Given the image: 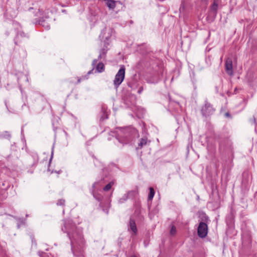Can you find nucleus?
I'll use <instances>...</instances> for the list:
<instances>
[{
  "label": "nucleus",
  "mask_w": 257,
  "mask_h": 257,
  "mask_svg": "<svg viewBox=\"0 0 257 257\" xmlns=\"http://www.w3.org/2000/svg\"><path fill=\"white\" fill-rule=\"evenodd\" d=\"M65 12H66V10H62V13H65Z\"/></svg>",
  "instance_id": "nucleus-30"
},
{
  "label": "nucleus",
  "mask_w": 257,
  "mask_h": 257,
  "mask_svg": "<svg viewBox=\"0 0 257 257\" xmlns=\"http://www.w3.org/2000/svg\"><path fill=\"white\" fill-rule=\"evenodd\" d=\"M225 68L226 73L231 76L233 75L232 61L231 59L227 58L225 61Z\"/></svg>",
  "instance_id": "nucleus-9"
},
{
  "label": "nucleus",
  "mask_w": 257,
  "mask_h": 257,
  "mask_svg": "<svg viewBox=\"0 0 257 257\" xmlns=\"http://www.w3.org/2000/svg\"><path fill=\"white\" fill-rule=\"evenodd\" d=\"M254 123H256V120H255V118H254Z\"/></svg>",
  "instance_id": "nucleus-33"
},
{
  "label": "nucleus",
  "mask_w": 257,
  "mask_h": 257,
  "mask_svg": "<svg viewBox=\"0 0 257 257\" xmlns=\"http://www.w3.org/2000/svg\"><path fill=\"white\" fill-rule=\"evenodd\" d=\"M114 182L113 181L110 182L108 184H107L104 188L103 190L105 191H108L110 189L112 186L113 185Z\"/></svg>",
  "instance_id": "nucleus-21"
},
{
  "label": "nucleus",
  "mask_w": 257,
  "mask_h": 257,
  "mask_svg": "<svg viewBox=\"0 0 257 257\" xmlns=\"http://www.w3.org/2000/svg\"><path fill=\"white\" fill-rule=\"evenodd\" d=\"M143 91V87H140L138 91V93L139 94H141L142 91Z\"/></svg>",
  "instance_id": "nucleus-26"
},
{
  "label": "nucleus",
  "mask_w": 257,
  "mask_h": 257,
  "mask_svg": "<svg viewBox=\"0 0 257 257\" xmlns=\"http://www.w3.org/2000/svg\"><path fill=\"white\" fill-rule=\"evenodd\" d=\"M236 91H237V88H235V89H234V92H235V93H236Z\"/></svg>",
  "instance_id": "nucleus-31"
},
{
  "label": "nucleus",
  "mask_w": 257,
  "mask_h": 257,
  "mask_svg": "<svg viewBox=\"0 0 257 257\" xmlns=\"http://www.w3.org/2000/svg\"><path fill=\"white\" fill-rule=\"evenodd\" d=\"M39 24L40 25H42L43 27H44L46 29H49L50 28V26L47 23H45L44 21L41 19L39 21Z\"/></svg>",
  "instance_id": "nucleus-22"
},
{
  "label": "nucleus",
  "mask_w": 257,
  "mask_h": 257,
  "mask_svg": "<svg viewBox=\"0 0 257 257\" xmlns=\"http://www.w3.org/2000/svg\"><path fill=\"white\" fill-rule=\"evenodd\" d=\"M28 34L24 33L23 31H20L18 32L16 37L15 39V43L18 45L25 39H28Z\"/></svg>",
  "instance_id": "nucleus-8"
},
{
  "label": "nucleus",
  "mask_w": 257,
  "mask_h": 257,
  "mask_svg": "<svg viewBox=\"0 0 257 257\" xmlns=\"http://www.w3.org/2000/svg\"><path fill=\"white\" fill-rule=\"evenodd\" d=\"M128 229L132 231L134 234H136L137 232V228L136 223L135 221L132 219H130Z\"/></svg>",
  "instance_id": "nucleus-13"
},
{
  "label": "nucleus",
  "mask_w": 257,
  "mask_h": 257,
  "mask_svg": "<svg viewBox=\"0 0 257 257\" xmlns=\"http://www.w3.org/2000/svg\"><path fill=\"white\" fill-rule=\"evenodd\" d=\"M61 230L67 235L70 240L71 250L74 256H83L85 242L81 229L76 228L71 220H64V225Z\"/></svg>",
  "instance_id": "nucleus-1"
},
{
  "label": "nucleus",
  "mask_w": 257,
  "mask_h": 257,
  "mask_svg": "<svg viewBox=\"0 0 257 257\" xmlns=\"http://www.w3.org/2000/svg\"><path fill=\"white\" fill-rule=\"evenodd\" d=\"M5 135L4 136V138H10L11 137V135L10 134V133L8 132H5Z\"/></svg>",
  "instance_id": "nucleus-25"
},
{
  "label": "nucleus",
  "mask_w": 257,
  "mask_h": 257,
  "mask_svg": "<svg viewBox=\"0 0 257 257\" xmlns=\"http://www.w3.org/2000/svg\"><path fill=\"white\" fill-rule=\"evenodd\" d=\"M125 76V67L123 65L121 66L117 73L115 76L113 80V84L116 88L123 81Z\"/></svg>",
  "instance_id": "nucleus-5"
},
{
  "label": "nucleus",
  "mask_w": 257,
  "mask_h": 257,
  "mask_svg": "<svg viewBox=\"0 0 257 257\" xmlns=\"http://www.w3.org/2000/svg\"><path fill=\"white\" fill-rule=\"evenodd\" d=\"M92 71V70L88 71V72L87 73V75H85L84 76H82L80 78H78V80H77V83H80L81 82V81L82 80L87 79L88 78V75L90 74V73H91Z\"/></svg>",
  "instance_id": "nucleus-20"
},
{
  "label": "nucleus",
  "mask_w": 257,
  "mask_h": 257,
  "mask_svg": "<svg viewBox=\"0 0 257 257\" xmlns=\"http://www.w3.org/2000/svg\"><path fill=\"white\" fill-rule=\"evenodd\" d=\"M26 80H27V81H28V77H27V76H26Z\"/></svg>",
  "instance_id": "nucleus-32"
},
{
  "label": "nucleus",
  "mask_w": 257,
  "mask_h": 257,
  "mask_svg": "<svg viewBox=\"0 0 257 257\" xmlns=\"http://www.w3.org/2000/svg\"><path fill=\"white\" fill-rule=\"evenodd\" d=\"M218 9V4H216L215 2H214L213 5L211 6V11L213 13V14L216 15L217 14Z\"/></svg>",
  "instance_id": "nucleus-19"
},
{
  "label": "nucleus",
  "mask_w": 257,
  "mask_h": 257,
  "mask_svg": "<svg viewBox=\"0 0 257 257\" xmlns=\"http://www.w3.org/2000/svg\"><path fill=\"white\" fill-rule=\"evenodd\" d=\"M96 69L99 73L102 72L104 70V64L101 62L98 63L96 66Z\"/></svg>",
  "instance_id": "nucleus-16"
},
{
  "label": "nucleus",
  "mask_w": 257,
  "mask_h": 257,
  "mask_svg": "<svg viewBox=\"0 0 257 257\" xmlns=\"http://www.w3.org/2000/svg\"><path fill=\"white\" fill-rule=\"evenodd\" d=\"M135 194V192L133 191L128 192L127 193L124 194L123 196L119 199V203H123L125 201H126L128 198L133 197L134 196Z\"/></svg>",
  "instance_id": "nucleus-12"
},
{
  "label": "nucleus",
  "mask_w": 257,
  "mask_h": 257,
  "mask_svg": "<svg viewBox=\"0 0 257 257\" xmlns=\"http://www.w3.org/2000/svg\"><path fill=\"white\" fill-rule=\"evenodd\" d=\"M176 233V228L175 226L173 225L171 227V230H170V234L171 235H174Z\"/></svg>",
  "instance_id": "nucleus-23"
},
{
  "label": "nucleus",
  "mask_w": 257,
  "mask_h": 257,
  "mask_svg": "<svg viewBox=\"0 0 257 257\" xmlns=\"http://www.w3.org/2000/svg\"><path fill=\"white\" fill-rule=\"evenodd\" d=\"M112 30L110 28H104L101 31L99 35V38L101 41L103 43L104 47L100 51V54L98 56V59H100L106 53L108 48L107 46H109L111 42V37L112 36Z\"/></svg>",
  "instance_id": "nucleus-3"
},
{
  "label": "nucleus",
  "mask_w": 257,
  "mask_h": 257,
  "mask_svg": "<svg viewBox=\"0 0 257 257\" xmlns=\"http://www.w3.org/2000/svg\"><path fill=\"white\" fill-rule=\"evenodd\" d=\"M150 143V141L148 140L147 137L145 136L140 140L138 147H136V149H141L144 147L149 145Z\"/></svg>",
  "instance_id": "nucleus-11"
},
{
  "label": "nucleus",
  "mask_w": 257,
  "mask_h": 257,
  "mask_svg": "<svg viewBox=\"0 0 257 257\" xmlns=\"http://www.w3.org/2000/svg\"><path fill=\"white\" fill-rule=\"evenodd\" d=\"M53 155V151H52V153H51V157L50 158V162H51V161L52 159Z\"/></svg>",
  "instance_id": "nucleus-28"
},
{
  "label": "nucleus",
  "mask_w": 257,
  "mask_h": 257,
  "mask_svg": "<svg viewBox=\"0 0 257 257\" xmlns=\"http://www.w3.org/2000/svg\"><path fill=\"white\" fill-rule=\"evenodd\" d=\"M108 114L104 107L102 106L101 111V115L100 117V120L103 121L104 120L107 119Z\"/></svg>",
  "instance_id": "nucleus-15"
},
{
  "label": "nucleus",
  "mask_w": 257,
  "mask_h": 257,
  "mask_svg": "<svg viewBox=\"0 0 257 257\" xmlns=\"http://www.w3.org/2000/svg\"><path fill=\"white\" fill-rule=\"evenodd\" d=\"M198 236L201 238H204L208 233V226L203 222H200L197 229Z\"/></svg>",
  "instance_id": "nucleus-7"
},
{
  "label": "nucleus",
  "mask_w": 257,
  "mask_h": 257,
  "mask_svg": "<svg viewBox=\"0 0 257 257\" xmlns=\"http://www.w3.org/2000/svg\"><path fill=\"white\" fill-rule=\"evenodd\" d=\"M97 59H94L93 60V62H92V65L94 67V65L96 64L97 62Z\"/></svg>",
  "instance_id": "nucleus-27"
},
{
  "label": "nucleus",
  "mask_w": 257,
  "mask_h": 257,
  "mask_svg": "<svg viewBox=\"0 0 257 257\" xmlns=\"http://www.w3.org/2000/svg\"><path fill=\"white\" fill-rule=\"evenodd\" d=\"M59 5L62 7H65L68 6L70 4V0H59Z\"/></svg>",
  "instance_id": "nucleus-17"
},
{
  "label": "nucleus",
  "mask_w": 257,
  "mask_h": 257,
  "mask_svg": "<svg viewBox=\"0 0 257 257\" xmlns=\"http://www.w3.org/2000/svg\"><path fill=\"white\" fill-rule=\"evenodd\" d=\"M116 139L121 144H127L132 140L133 135L137 133L134 128L125 127L117 128Z\"/></svg>",
  "instance_id": "nucleus-2"
},
{
  "label": "nucleus",
  "mask_w": 257,
  "mask_h": 257,
  "mask_svg": "<svg viewBox=\"0 0 257 257\" xmlns=\"http://www.w3.org/2000/svg\"><path fill=\"white\" fill-rule=\"evenodd\" d=\"M225 115L227 117H228V116H229L230 114L228 112H226V113H225Z\"/></svg>",
  "instance_id": "nucleus-29"
},
{
  "label": "nucleus",
  "mask_w": 257,
  "mask_h": 257,
  "mask_svg": "<svg viewBox=\"0 0 257 257\" xmlns=\"http://www.w3.org/2000/svg\"><path fill=\"white\" fill-rule=\"evenodd\" d=\"M65 201L64 199H59L57 202V205L60 206H63L65 204Z\"/></svg>",
  "instance_id": "nucleus-24"
},
{
  "label": "nucleus",
  "mask_w": 257,
  "mask_h": 257,
  "mask_svg": "<svg viewBox=\"0 0 257 257\" xmlns=\"http://www.w3.org/2000/svg\"><path fill=\"white\" fill-rule=\"evenodd\" d=\"M124 102L127 107H132L136 104V97L133 95H129L124 99Z\"/></svg>",
  "instance_id": "nucleus-10"
},
{
  "label": "nucleus",
  "mask_w": 257,
  "mask_h": 257,
  "mask_svg": "<svg viewBox=\"0 0 257 257\" xmlns=\"http://www.w3.org/2000/svg\"><path fill=\"white\" fill-rule=\"evenodd\" d=\"M150 193L148 195V200H152L154 196L155 195V191L154 189L152 187H150Z\"/></svg>",
  "instance_id": "nucleus-18"
},
{
  "label": "nucleus",
  "mask_w": 257,
  "mask_h": 257,
  "mask_svg": "<svg viewBox=\"0 0 257 257\" xmlns=\"http://www.w3.org/2000/svg\"><path fill=\"white\" fill-rule=\"evenodd\" d=\"M215 111V109L212 105L207 101H205L204 105L202 107L201 113L202 115L207 117L212 115Z\"/></svg>",
  "instance_id": "nucleus-6"
},
{
  "label": "nucleus",
  "mask_w": 257,
  "mask_h": 257,
  "mask_svg": "<svg viewBox=\"0 0 257 257\" xmlns=\"http://www.w3.org/2000/svg\"><path fill=\"white\" fill-rule=\"evenodd\" d=\"M131 257H137V256H135V255H133V256H132Z\"/></svg>",
  "instance_id": "nucleus-34"
},
{
  "label": "nucleus",
  "mask_w": 257,
  "mask_h": 257,
  "mask_svg": "<svg viewBox=\"0 0 257 257\" xmlns=\"http://www.w3.org/2000/svg\"><path fill=\"white\" fill-rule=\"evenodd\" d=\"M105 5L109 8V10H113L115 7L116 2L114 0H104Z\"/></svg>",
  "instance_id": "nucleus-14"
},
{
  "label": "nucleus",
  "mask_w": 257,
  "mask_h": 257,
  "mask_svg": "<svg viewBox=\"0 0 257 257\" xmlns=\"http://www.w3.org/2000/svg\"><path fill=\"white\" fill-rule=\"evenodd\" d=\"M99 182H96L93 183L92 185L93 190L92 191V193L95 199L100 202L99 205L102 208L103 211L107 214L108 213V209L110 206L109 203L107 204L105 207H104L102 202H101L102 197L95 192V190H99L101 189V186L99 185Z\"/></svg>",
  "instance_id": "nucleus-4"
}]
</instances>
